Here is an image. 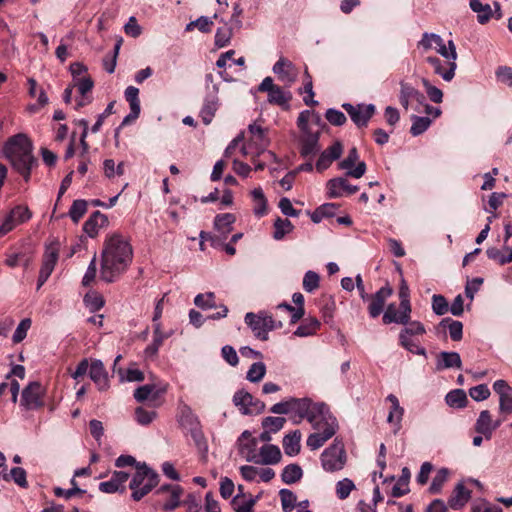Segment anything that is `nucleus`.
<instances>
[{
	"label": "nucleus",
	"mask_w": 512,
	"mask_h": 512,
	"mask_svg": "<svg viewBox=\"0 0 512 512\" xmlns=\"http://www.w3.org/2000/svg\"><path fill=\"white\" fill-rule=\"evenodd\" d=\"M133 259V249L121 234L113 233L105 239L101 253L100 277L107 283L116 281Z\"/></svg>",
	"instance_id": "obj_1"
},
{
	"label": "nucleus",
	"mask_w": 512,
	"mask_h": 512,
	"mask_svg": "<svg viewBox=\"0 0 512 512\" xmlns=\"http://www.w3.org/2000/svg\"><path fill=\"white\" fill-rule=\"evenodd\" d=\"M3 154L27 182L32 169L37 166V159L33 155V144L26 134L19 133L10 137L3 146Z\"/></svg>",
	"instance_id": "obj_2"
},
{
	"label": "nucleus",
	"mask_w": 512,
	"mask_h": 512,
	"mask_svg": "<svg viewBox=\"0 0 512 512\" xmlns=\"http://www.w3.org/2000/svg\"><path fill=\"white\" fill-rule=\"evenodd\" d=\"M314 433L307 438L306 444L311 450H317L322 447L329 439H331L338 431L339 425L336 417L331 413L329 407L325 403H319L318 408L311 415L308 421Z\"/></svg>",
	"instance_id": "obj_3"
},
{
	"label": "nucleus",
	"mask_w": 512,
	"mask_h": 512,
	"mask_svg": "<svg viewBox=\"0 0 512 512\" xmlns=\"http://www.w3.org/2000/svg\"><path fill=\"white\" fill-rule=\"evenodd\" d=\"M320 117L309 110L300 112L297 126L300 130L299 144L302 157H313L320 151Z\"/></svg>",
	"instance_id": "obj_4"
},
{
	"label": "nucleus",
	"mask_w": 512,
	"mask_h": 512,
	"mask_svg": "<svg viewBox=\"0 0 512 512\" xmlns=\"http://www.w3.org/2000/svg\"><path fill=\"white\" fill-rule=\"evenodd\" d=\"M158 484V475L145 463L137 464V471L129 484L132 490L131 497L134 501H140Z\"/></svg>",
	"instance_id": "obj_5"
},
{
	"label": "nucleus",
	"mask_w": 512,
	"mask_h": 512,
	"mask_svg": "<svg viewBox=\"0 0 512 512\" xmlns=\"http://www.w3.org/2000/svg\"><path fill=\"white\" fill-rule=\"evenodd\" d=\"M244 320L254 336L262 341L268 340V333L270 331L282 328V322L276 321L272 315L265 311H260L257 314L248 312Z\"/></svg>",
	"instance_id": "obj_6"
},
{
	"label": "nucleus",
	"mask_w": 512,
	"mask_h": 512,
	"mask_svg": "<svg viewBox=\"0 0 512 512\" xmlns=\"http://www.w3.org/2000/svg\"><path fill=\"white\" fill-rule=\"evenodd\" d=\"M321 466L326 472H336L344 468L347 454L342 440L335 438L320 456Z\"/></svg>",
	"instance_id": "obj_7"
},
{
	"label": "nucleus",
	"mask_w": 512,
	"mask_h": 512,
	"mask_svg": "<svg viewBox=\"0 0 512 512\" xmlns=\"http://www.w3.org/2000/svg\"><path fill=\"white\" fill-rule=\"evenodd\" d=\"M232 401L243 415H258L265 410V403L244 389L236 391Z\"/></svg>",
	"instance_id": "obj_8"
},
{
	"label": "nucleus",
	"mask_w": 512,
	"mask_h": 512,
	"mask_svg": "<svg viewBox=\"0 0 512 512\" xmlns=\"http://www.w3.org/2000/svg\"><path fill=\"white\" fill-rule=\"evenodd\" d=\"M400 91H399V103L404 108V110H409L412 108L418 113H421L420 105L425 104V96L424 94L415 88L411 83L401 80L400 83Z\"/></svg>",
	"instance_id": "obj_9"
},
{
	"label": "nucleus",
	"mask_w": 512,
	"mask_h": 512,
	"mask_svg": "<svg viewBox=\"0 0 512 512\" xmlns=\"http://www.w3.org/2000/svg\"><path fill=\"white\" fill-rule=\"evenodd\" d=\"M45 389L37 382H30L23 390L20 400V406L25 410H37L44 405L43 397Z\"/></svg>",
	"instance_id": "obj_10"
},
{
	"label": "nucleus",
	"mask_w": 512,
	"mask_h": 512,
	"mask_svg": "<svg viewBox=\"0 0 512 512\" xmlns=\"http://www.w3.org/2000/svg\"><path fill=\"white\" fill-rule=\"evenodd\" d=\"M320 402H313L310 398H294L291 397V419L295 424L300 423L303 419L311 418L318 408Z\"/></svg>",
	"instance_id": "obj_11"
},
{
	"label": "nucleus",
	"mask_w": 512,
	"mask_h": 512,
	"mask_svg": "<svg viewBox=\"0 0 512 512\" xmlns=\"http://www.w3.org/2000/svg\"><path fill=\"white\" fill-rule=\"evenodd\" d=\"M342 107L358 127H366L375 113V106L373 104H358L354 106L350 103H344Z\"/></svg>",
	"instance_id": "obj_12"
},
{
	"label": "nucleus",
	"mask_w": 512,
	"mask_h": 512,
	"mask_svg": "<svg viewBox=\"0 0 512 512\" xmlns=\"http://www.w3.org/2000/svg\"><path fill=\"white\" fill-rule=\"evenodd\" d=\"M359 159L358 151L355 147L351 148L348 152V155L346 158H344L339 163V168L342 170H346V175L359 179L361 178L365 172H366V164L363 161L358 162V164L354 167L355 163Z\"/></svg>",
	"instance_id": "obj_13"
},
{
	"label": "nucleus",
	"mask_w": 512,
	"mask_h": 512,
	"mask_svg": "<svg viewBox=\"0 0 512 512\" xmlns=\"http://www.w3.org/2000/svg\"><path fill=\"white\" fill-rule=\"evenodd\" d=\"M219 86L218 84H213L211 93H207L204 98L203 106L200 110V117L202 122L205 125H208L212 122L216 111L219 107V98H218Z\"/></svg>",
	"instance_id": "obj_14"
},
{
	"label": "nucleus",
	"mask_w": 512,
	"mask_h": 512,
	"mask_svg": "<svg viewBox=\"0 0 512 512\" xmlns=\"http://www.w3.org/2000/svg\"><path fill=\"white\" fill-rule=\"evenodd\" d=\"M259 440L255 437H252L251 433L248 430L242 432L239 436L237 443L239 453L246 459L248 462H257V447Z\"/></svg>",
	"instance_id": "obj_15"
},
{
	"label": "nucleus",
	"mask_w": 512,
	"mask_h": 512,
	"mask_svg": "<svg viewBox=\"0 0 512 512\" xmlns=\"http://www.w3.org/2000/svg\"><path fill=\"white\" fill-rule=\"evenodd\" d=\"M358 186L351 185L344 177L330 179L327 182V194L329 198H340L352 195L358 191Z\"/></svg>",
	"instance_id": "obj_16"
},
{
	"label": "nucleus",
	"mask_w": 512,
	"mask_h": 512,
	"mask_svg": "<svg viewBox=\"0 0 512 512\" xmlns=\"http://www.w3.org/2000/svg\"><path fill=\"white\" fill-rule=\"evenodd\" d=\"M410 315L411 308L401 306V304L398 307L395 303H391L387 306L382 319L384 324H408Z\"/></svg>",
	"instance_id": "obj_17"
},
{
	"label": "nucleus",
	"mask_w": 512,
	"mask_h": 512,
	"mask_svg": "<svg viewBox=\"0 0 512 512\" xmlns=\"http://www.w3.org/2000/svg\"><path fill=\"white\" fill-rule=\"evenodd\" d=\"M426 61L432 66L435 74L442 77L446 82H450L455 76L457 64L454 61H442L436 56L427 57Z\"/></svg>",
	"instance_id": "obj_18"
},
{
	"label": "nucleus",
	"mask_w": 512,
	"mask_h": 512,
	"mask_svg": "<svg viewBox=\"0 0 512 512\" xmlns=\"http://www.w3.org/2000/svg\"><path fill=\"white\" fill-rule=\"evenodd\" d=\"M89 377L95 383L99 391H106L109 388L108 373L104 364L99 359H94L90 363Z\"/></svg>",
	"instance_id": "obj_19"
},
{
	"label": "nucleus",
	"mask_w": 512,
	"mask_h": 512,
	"mask_svg": "<svg viewBox=\"0 0 512 512\" xmlns=\"http://www.w3.org/2000/svg\"><path fill=\"white\" fill-rule=\"evenodd\" d=\"M129 479V474L124 471H114L110 480L101 482L99 490L103 493L112 494L125 491V483Z\"/></svg>",
	"instance_id": "obj_20"
},
{
	"label": "nucleus",
	"mask_w": 512,
	"mask_h": 512,
	"mask_svg": "<svg viewBox=\"0 0 512 512\" xmlns=\"http://www.w3.org/2000/svg\"><path fill=\"white\" fill-rule=\"evenodd\" d=\"M167 390L164 383H150L138 387L134 391V398L137 402H144L147 399L156 400Z\"/></svg>",
	"instance_id": "obj_21"
},
{
	"label": "nucleus",
	"mask_w": 512,
	"mask_h": 512,
	"mask_svg": "<svg viewBox=\"0 0 512 512\" xmlns=\"http://www.w3.org/2000/svg\"><path fill=\"white\" fill-rule=\"evenodd\" d=\"M272 70L288 88L296 81L297 74L293 64L284 58H280Z\"/></svg>",
	"instance_id": "obj_22"
},
{
	"label": "nucleus",
	"mask_w": 512,
	"mask_h": 512,
	"mask_svg": "<svg viewBox=\"0 0 512 512\" xmlns=\"http://www.w3.org/2000/svg\"><path fill=\"white\" fill-rule=\"evenodd\" d=\"M386 401L391 404L387 421L395 427L394 432H398L401 428V422L404 415V408L400 405L398 398L394 394H389Z\"/></svg>",
	"instance_id": "obj_23"
},
{
	"label": "nucleus",
	"mask_w": 512,
	"mask_h": 512,
	"mask_svg": "<svg viewBox=\"0 0 512 512\" xmlns=\"http://www.w3.org/2000/svg\"><path fill=\"white\" fill-rule=\"evenodd\" d=\"M255 464L274 465L281 460V451L278 446L265 444L260 448Z\"/></svg>",
	"instance_id": "obj_24"
},
{
	"label": "nucleus",
	"mask_w": 512,
	"mask_h": 512,
	"mask_svg": "<svg viewBox=\"0 0 512 512\" xmlns=\"http://www.w3.org/2000/svg\"><path fill=\"white\" fill-rule=\"evenodd\" d=\"M108 224V218L105 214L100 211H95L92 215L85 221L83 225L84 232L91 238L95 237L100 228L104 227Z\"/></svg>",
	"instance_id": "obj_25"
},
{
	"label": "nucleus",
	"mask_w": 512,
	"mask_h": 512,
	"mask_svg": "<svg viewBox=\"0 0 512 512\" xmlns=\"http://www.w3.org/2000/svg\"><path fill=\"white\" fill-rule=\"evenodd\" d=\"M471 497V492L465 487L463 483H458L453 491V494L448 500V504L453 510L462 509Z\"/></svg>",
	"instance_id": "obj_26"
},
{
	"label": "nucleus",
	"mask_w": 512,
	"mask_h": 512,
	"mask_svg": "<svg viewBox=\"0 0 512 512\" xmlns=\"http://www.w3.org/2000/svg\"><path fill=\"white\" fill-rule=\"evenodd\" d=\"M462 361L459 353L442 351L437 356L436 370L442 371L450 368L460 369Z\"/></svg>",
	"instance_id": "obj_27"
},
{
	"label": "nucleus",
	"mask_w": 512,
	"mask_h": 512,
	"mask_svg": "<svg viewBox=\"0 0 512 512\" xmlns=\"http://www.w3.org/2000/svg\"><path fill=\"white\" fill-rule=\"evenodd\" d=\"M475 431L484 436L485 439L489 440L493 434L492 427V418L491 414L488 410H483L480 412L476 422H475Z\"/></svg>",
	"instance_id": "obj_28"
},
{
	"label": "nucleus",
	"mask_w": 512,
	"mask_h": 512,
	"mask_svg": "<svg viewBox=\"0 0 512 512\" xmlns=\"http://www.w3.org/2000/svg\"><path fill=\"white\" fill-rule=\"evenodd\" d=\"M321 326L320 321L315 317L305 318L302 323L293 332L297 337H308L316 334Z\"/></svg>",
	"instance_id": "obj_29"
},
{
	"label": "nucleus",
	"mask_w": 512,
	"mask_h": 512,
	"mask_svg": "<svg viewBox=\"0 0 512 512\" xmlns=\"http://www.w3.org/2000/svg\"><path fill=\"white\" fill-rule=\"evenodd\" d=\"M469 7L477 14V21L482 25L489 22L493 16L491 6L483 4L480 0H469Z\"/></svg>",
	"instance_id": "obj_30"
},
{
	"label": "nucleus",
	"mask_w": 512,
	"mask_h": 512,
	"mask_svg": "<svg viewBox=\"0 0 512 512\" xmlns=\"http://www.w3.org/2000/svg\"><path fill=\"white\" fill-rule=\"evenodd\" d=\"M59 249L56 244H50L46 246L45 253L43 255V261L41 271L51 274L58 260Z\"/></svg>",
	"instance_id": "obj_31"
},
{
	"label": "nucleus",
	"mask_w": 512,
	"mask_h": 512,
	"mask_svg": "<svg viewBox=\"0 0 512 512\" xmlns=\"http://www.w3.org/2000/svg\"><path fill=\"white\" fill-rule=\"evenodd\" d=\"M301 433L295 430L283 438V449L286 455L295 456L300 452Z\"/></svg>",
	"instance_id": "obj_32"
},
{
	"label": "nucleus",
	"mask_w": 512,
	"mask_h": 512,
	"mask_svg": "<svg viewBox=\"0 0 512 512\" xmlns=\"http://www.w3.org/2000/svg\"><path fill=\"white\" fill-rule=\"evenodd\" d=\"M292 99V94L288 89H283L280 86H276L270 93L268 94V102L270 104H275L280 107L287 108L289 106V101Z\"/></svg>",
	"instance_id": "obj_33"
},
{
	"label": "nucleus",
	"mask_w": 512,
	"mask_h": 512,
	"mask_svg": "<svg viewBox=\"0 0 512 512\" xmlns=\"http://www.w3.org/2000/svg\"><path fill=\"white\" fill-rule=\"evenodd\" d=\"M235 220L232 213L219 214L215 217L214 227L225 238L232 231Z\"/></svg>",
	"instance_id": "obj_34"
},
{
	"label": "nucleus",
	"mask_w": 512,
	"mask_h": 512,
	"mask_svg": "<svg viewBox=\"0 0 512 512\" xmlns=\"http://www.w3.org/2000/svg\"><path fill=\"white\" fill-rule=\"evenodd\" d=\"M303 476V470L298 464H289L281 473V480L288 485L298 482Z\"/></svg>",
	"instance_id": "obj_35"
},
{
	"label": "nucleus",
	"mask_w": 512,
	"mask_h": 512,
	"mask_svg": "<svg viewBox=\"0 0 512 512\" xmlns=\"http://www.w3.org/2000/svg\"><path fill=\"white\" fill-rule=\"evenodd\" d=\"M399 343L404 349L408 350L413 354L422 356L426 355L425 348L420 346L419 341L413 336L399 334Z\"/></svg>",
	"instance_id": "obj_36"
},
{
	"label": "nucleus",
	"mask_w": 512,
	"mask_h": 512,
	"mask_svg": "<svg viewBox=\"0 0 512 512\" xmlns=\"http://www.w3.org/2000/svg\"><path fill=\"white\" fill-rule=\"evenodd\" d=\"M440 326L447 328L450 337L453 341H459L463 336V324L460 321L453 320L452 318H443L440 322Z\"/></svg>",
	"instance_id": "obj_37"
},
{
	"label": "nucleus",
	"mask_w": 512,
	"mask_h": 512,
	"mask_svg": "<svg viewBox=\"0 0 512 512\" xmlns=\"http://www.w3.org/2000/svg\"><path fill=\"white\" fill-rule=\"evenodd\" d=\"M252 198L255 202L254 214L262 217L267 213V199L261 187L254 188L251 192Z\"/></svg>",
	"instance_id": "obj_38"
},
{
	"label": "nucleus",
	"mask_w": 512,
	"mask_h": 512,
	"mask_svg": "<svg viewBox=\"0 0 512 512\" xmlns=\"http://www.w3.org/2000/svg\"><path fill=\"white\" fill-rule=\"evenodd\" d=\"M410 119L412 122L410 133L413 136H419L423 134L432 124V120L428 116L411 115Z\"/></svg>",
	"instance_id": "obj_39"
},
{
	"label": "nucleus",
	"mask_w": 512,
	"mask_h": 512,
	"mask_svg": "<svg viewBox=\"0 0 512 512\" xmlns=\"http://www.w3.org/2000/svg\"><path fill=\"white\" fill-rule=\"evenodd\" d=\"M410 479V471L407 467H404L402 469L401 476L397 482V484L394 485L392 488V496L399 498L408 493V484Z\"/></svg>",
	"instance_id": "obj_40"
},
{
	"label": "nucleus",
	"mask_w": 512,
	"mask_h": 512,
	"mask_svg": "<svg viewBox=\"0 0 512 512\" xmlns=\"http://www.w3.org/2000/svg\"><path fill=\"white\" fill-rule=\"evenodd\" d=\"M445 400L450 407L463 408L467 404V395L464 390L455 389L446 395Z\"/></svg>",
	"instance_id": "obj_41"
},
{
	"label": "nucleus",
	"mask_w": 512,
	"mask_h": 512,
	"mask_svg": "<svg viewBox=\"0 0 512 512\" xmlns=\"http://www.w3.org/2000/svg\"><path fill=\"white\" fill-rule=\"evenodd\" d=\"M179 423L182 427L190 430L200 425L198 417L192 412L190 407L184 406L180 411Z\"/></svg>",
	"instance_id": "obj_42"
},
{
	"label": "nucleus",
	"mask_w": 512,
	"mask_h": 512,
	"mask_svg": "<svg viewBox=\"0 0 512 512\" xmlns=\"http://www.w3.org/2000/svg\"><path fill=\"white\" fill-rule=\"evenodd\" d=\"M2 478L6 481H8L10 478L14 481L15 484H17L21 488H27L28 482H27V473L25 469L21 467H14L10 470V474L7 473H1L0 474Z\"/></svg>",
	"instance_id": "obj_43"
},
{
	"label": "nucleus",
	"mask_w": 512,
	"mask_h": 512,
	"mask_svg": "<svg viewBox=\"0 0 512 512\" xmlns=\"http://www.w3.org/2000/svg\"><path fill=\"white\" fill-rule=\"evenodd\" d=\"M281 507L283 512H291L296 507V494L290 489L283 488L279 491Z\"/></svg>",
	"instance_id": "obj_44"
},
{
	"label": "nucleus",
	"mask_w": 512,
	"mask_h": 512,
	"mask_svg": "<svg viewBox=\"0 0 512 512\" xmlns=\"http://www.w3.org/2000/svg\"><path fill=\"white\" fill-rule=\"evenodd\" d=\"M294 226L288 219L277 218L274 222L273 238L275 240H282L285 235L293 230Z\"/></svg>",
	"instance_id": "obj_45"
},
{
	"label": "nucleus",
	"mask_w": 512,
	"mask_h": 512,
	"mask_svg": "<svg viewBox=\"0 0 512 512\" xmlns=\"http://www.w3.org/2000/svg\"><path fill=\"white\" fill-rule=\"evenodd\" d=\"M266 374V365L259 361L254 362L248 369L246 379L252 383L260 382Z\"/></svg>",
	"instance_id": "obj_46"
},
{
	"label": "nucleus",
	"mask_w": 512,
	"mask_h": 512,
	"mask_svg": "<svg viewBox=\"0 0 512 512\" xmlns=\"http://www.w3.org/2000/svg\"><path fill=\"white\" fill-rule=\"evenodd\" d=\"M449 474H450L449 469H447V468L439 469L431 482V485L429 487V492L431 494L440 493L444 483L448 480Z\"/></svg>",
	"instance_id": "obj_47"
},
{
	"label": "nucleus",
	"mask_w": 512,
	"mask_h": 512,
	"mask_svg": "<svg viewBox=\"0 0 512 512\" xmlns=\"http://www.w3.org/2000/svg\"><path fill=\"white\" fill-rule=\"evenodd\" d=\"M87 206L88 203L86 200L77 199L73 201L69 209L68 215L74 223H78L79 220L85 215V213L87 212Z\"/></svg>",
	"instance_id": "obj_48"
},
{
	"label": "nucleus",
	"mask_w": 512,
	"mask_h": 512,
	"mask_svg": "<svg viewBox=\"0 0 512 512\" xmlns=\"http://www.w3.org/2000/svg\"><path fill=\"white\" fill-rule=\"evenodd\" d=\"M183 489L179 485L171 487L169 499L164 503L163 509L166 512L175 510L180 505V497Z\"/></svg>",
	"instance_id": "obj_49"
},
{
	"label": "nucleus",
	"mask_w": 512,
	"mask_h": 512,
	"mask_svg": "<svg viewBox=\"0 0 512 512\" xmlns=\"http://www.w3.org/2000/svg\"><path fill=\"white\" fill-rule=\"evenodd\" d=\"M194 304L202 310L215 308L216 307L215 294L213 292L197 294L194 298Z\"/></svg>",
	"instance_id": "obj_50"
},
{
	"label": "nucleus",
	"mask_w": 512,
	"mask_h": 512,
	"mask_svg": "<svg viewBox=\"0 0 512 512\" xmlns=\"http://www.w3.org/2000/svg\"><path fill=\"white\" fill-rule=\"evenodd\" d=\"M188 431L197 449L200 452L206 453L208 451V444L201 429V425H198L197 427H194Z\"/></svg>",
	"instance_id": "obj_51"
},
{
	"label": "nucleus",
	"mask_w": 512,
	"mask_h": 512,
	"mask_svg": "<svg viewBox=\"0 0 512 512\" xmlns=\"http://www.w3.org/2000/svg\"><path fill=\"white\" fill-rule=\"evenodd\" d=\"M428 39H431L434 42V49L437 50L442 44H444V40L440 35L435 33L425 32L422 35L421 40L418 42V46L422 47L424 50L433 49V45L428 43Z\"/></svg>",
	"instance_id": "obj_52"
},
{
	"label": "nucleus",
	"mask_w": 512,
	"mask_h": 512,
	"mask_svg": "<svg viewBox=\"0 0 512 512\" xmlns=\"http://www.w3.org/2000/svg\"><path fill=\"white\" fill-rule=\"evenodd\" d=\"M354 489L355 484L349 478H344L336 483V495L341 500L346 499Z\"/></svg>",
	"instance_id": "obj_53"
},
{
	"label": "nucleus",
	"mask_w": 512,
	"mask_h": 512,
	"mask_svg": "<svg viewBox=\"0 0 512 512\" xmlns=\"http://www.w3.org/2000/svg\"><path fill=\"white\" fill-rule=\"evenodd\" d=\"M285 422L286 419L283 417L268 416L262 420V426L264 429L268 430V432L276 433L283 428Z\"/></svg>",
	"instance_id": "obj_54"
},
{
	"label": "nucleus",
	"mask_w": 512,
	"mask_h": 512,
	"mask_svg": "<svg viewBox=\"0 0 512 512\" xmlns=\"http://www.w3.org/2000/svg\"><path fill=\"white\" fill-rule=\"evenodd\" d=\"M421 82L429 99L434 103H441L443 100V92L436 86L432 85L426 78H422Z\"/></svg>",
	"instance_id": "obj_55"
},
{
	"label": "nucleus",
	"mask_w": 512,
	"mask_h": 512,
	"mask_svg": "<svg viewBox=\"0 0 512 512\" xmlns=\"http://www.w3.org/2000/svg\"><path fill=\"white\" fill-rule=\"evenodd\" d=\"M320 277L319 275L314 271H307L303 278V289L308 292L312 293L319 287Z\"/></svg>",
	"instance_id": "obj_56"
},
{
	"label": "nucleus",
	"mask_w": 512,
	"mask_h": 512,
	"mask_svg": "<svg viewBox=\"0 0 512 512\" xmlns=\"http://www.w3.org/2000/svg\"><path fill=\"white\" fill-rule=\"evenodd\" d=\"M232 37V27H220L215 33V45L219 48L225 47L230 43Z\"/></svg>",
	"instance_id": "obj_57"
},
{
	"label": "nucleus",
	"mask_w": 512,
	"mask_h": 512,
	"mask_svg": "<svg viewBox=\"0 0 512 512\" xmlns=\"http://www.w3.org/2000/svg\"><path fill=\"white\" fill-rule=\"evenodd\" d=\"M85 305L93 312L100 310L104 305L102 296L96 292H89L84 296Z\"/></svg>",
	"instance_id": "obj_58"
},
{
	"label": "nucleus",
	"mask_w": 512,
	"mask_h": 512,
	"mask_svg": "<svg viewBox=\"0 0 512 512\" xmlns=\"http://www.w3.org/2000/svg\"><path fill=\"white\" fill-rule=\"evenodd\" d=\"M327 121L334 126H342L346 123L347 118L345 114L337 109L329 108L325 113Z\"/></svg>",
	"instance_id": "obj_59"
},
{
	"label": "nucleus",
	"mask_w": 512,
	"mask_h": 512,
	"mask_svg": "<svg viewBox=\"0 0 512 512\" xmlns=\"http://www.w3.org/2000/svg\"><path fill=\"white\" fill-rule=\"evenodd\" d=\"M30 327L31 319L24 318L23 320H21L12 336L13 342L20 343L21 341H23L26 338L27 332L30 329Z\"/></svg>",
	"instance_id": "obj_60"
},
{
	"label": "nucleus",
	"mask_w": 512,
	"mask_h": 512,
	"mask_svg": "<svg viewBox=\"0 0 512 512\" xmlns=\"http://www.w3.org/2000/svg\"><path fill=\"white\" fill-rule=\"evenodd\" d=\"M156 416L157 413L154 410H146L143 407H138L135 410V418L140 425L150 424Z\"/></svg>",
	"instance_id": "obj_61"
},
{
	"label": "nucleus",
	"mask_w": 512,
	"mask_h": 512,
	"mask_svg": "<svg viewBox=\"0 0 512 512\" xmlns=\"http://www.w3.org/2000/svg\"><path fill=\"white\" fill-rule=\"evenodd\" d=\"M405 328L401 330L400 334H405L406 336L416 337L418 335H423L426 332L424 325L419 321H410L408 324H404Z\"/></svg>",
	"instance_id": "obj_62"
},
{
	"label": "nucleus",
	"mask_w": 512,
	"mask_h": 512,
	"mask_svg": "<svg viewBox=\"0 0 512 512\" xmlns=\"http://www.w3.org/2000/svg\"><path fill=\"white\" fill-rule=\"evenodd\" d=\"M235 512H251L255 504L253 499L244 500L239 495H236L232 500Z\"/></svg>",
	"instance_id": "obj_63"
},
{
	"label": "nucleus",
	"mask_w": 512,
	"mask_h": 512,
	"mask_svg": "<svg viewBox=\"0 0 512 512\" xmlns=\"http://www.w3.org/2000/svg\"><path fill=\"white\" fill-rule=\"evenodd\" d=\"M495 75L499 82L512 87V67L500 66L497 68Z\"/></svg>",
	"instance_id": "obj_64"
}]
</instances>
